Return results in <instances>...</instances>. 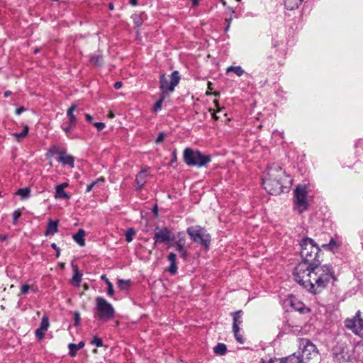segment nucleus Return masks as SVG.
I'll return each mask as SVG.
<instances>
[{
    "mask_svg": "<svg viewBox=\"0 0 363 363\" xmlns=\"http://www.w3.org/2000/svg\"><path fill=\"white\" fill-rule=\"evenodd\" d=\"M84 347V342L83 341L79 342L78 344L69 343L68 345L69 348V354L71 357H74L77 354V352L80 349Z\"/></svg>",
    "mask_w": 363,
    "mask_h": 363,
    "instance_id": "aec40b11",
    "label": "nucleus"
},
{
    "mask_svg": "<svg viewBox=\"0 0 363 363\" xmlns=\"http://www.w3.org/2000/svg\"><path fill=\"white\" fill-rule=\"evenodd\" d=\"M152 211L153 213H155V216H157V211H158V208H157V206L155 205L153 208H152Z\"/></svg>",
    "mask_w": 363,
    "mask_h": 363,
    "instance_id": "6e6d98bb",
    "label": "nucleus"
},
{
    "mask_svg": "<svg viewBox=\"0 0 363 363\" xmlns=\"http://www.w3.org/2000/svg\"><path fill=\"white\" fill-rule=\"evenodd\" d=\"M153 239L155 241L154 244L157 245V243H164L174 241L175 236L169 228L164 227L155 233Z\"/></svg>",
    "mask_w": 363,
    "mask_h": 363,
    "instance_id": "1a4fd4ad",
    "label": "nucleus"
},
{
    "mask_svg": "<svg viewBox=\"0 0 363 363\" xmlns=\"http://www.w3.org/2000/svg\"><path fill=\"white\" fill-rule=\"evenodd\" d=\"M175 236V240H183L186 242V236L184 232H179Z\"/></svg>",
    "mask_w": 363,
    "mask_h": 363,
    "instance_id": "37998d69",
    "label": "nucleus"
},
{
    "mask_svg": "<svg viewBox=\"0 0 363 363\" xmlns=\"http://www.w3.org/2000/svg\"><path fill=\"white\" fill-rule=\"evenodd\" d=\"M130 4L132 5V6H137L138 5V0H130Z\"/></svg>",
    "mask_w": 363,
    "mask_h": 363,
    "instance_id": "4d7b16f0",
    "label": "nucleus"
},
{
    "mask_svg": "<svg viewBox=\"0 0 363 363\" xmlns=\"http://www.w3.org/2000/svg\"><path fill=\"white\" fill-rule=\"evenodd\" d=\"M130 280H123V279H118V286L121 289H126L129 287L130 286Z\"/></svg>",
    "mask_w": 363,
    "mask_h": 363,
    "instance_id": "c9c22d12",
    "label": "nucleus"
},
{
    "mask_svg": "<svg viewBox=\"0 0 363 363\" xmlns=\"http://www.w3.org/2000/svg\"><path fill=\"white\" fill-rule=\"evenodd\" d=\"M51 247H52V249L55 250V252H56V257H59L60 255V248L57 246V245L55 243L51 244Z\"/></svg>",
    "mask_w": 363,
    "mask_h": 363,
    "instance_id": "09e8293b",
    "label": "nucleus"
},
{
    "mask_svg": "<svg viewBox=\"0 0 363 363\" xmlns=\"http://www.w3.org/2000/svg\"><path fill=\"white\" fill-rule=\"evenodd\" d=\"M308 191L305 185H298L294 191V203L295 208L301 213L308 207Z\"/></svg>",
    "mask_w": 363,
    "mask_h": 363,
    "instance_id": "423d86ee",
    "label": "nucleus"
},
{
    "mask_svg": "<svg viewBox=\"0 0 363 363\" xmlns=\"http://www.w3.org/2000/svg\"><path fill=\"white\" fill-rule=\"evenodd\" d=\"M298 352L303 360V363L316 357L318 355V350L314 344L309 340L302 338L299 339L298 350Z\"/></svg>",
    "mask_w": 363,
    "mask_h": 363,
    "instance_id": "0eeeda50",
    "label": "nucleus"
},
{
    "mask_svg": "<svg viewBox=\"0 0 363 363\" xmlns=\"http://www.w3.org/2000/svg\"><path fill=\"white\" fill-rule=\"evenodd\" d=\"M77 105L75 104H72L71 106L68 108L67 111V117L69 118V123L71 125H76L77 123V118L74 114V111L77 109Z\"/></svg>",
    "mask_w": 363,
    "mask_h": 363,
    "instance_id": "a211bd4d",
    "label": "nucleus"
},
{
    "mask_svg": "<svg viewBox=\"0 0 363 363\" xmlns=\"http://www.w3.org/2000/svg\"><path fill=\"white\" fill-rule=\"evenodd\" d=\"M84 236L85 231L83 229H79L76 234L73 235L72 238L77 244L83 247L85 245Z\"/></svg>",
    "mask_w": 363,
    "mask_h": 363,
    "instance_id": "6ab92c4d",
    "label": "nucleus"
},
{
    "mask_svg": "<svg viewBox=\"0 0 363 363\" xmlns=\"http://www.w3.org/2000/svg\"><path fill=\"white\" fill-rule=\"evenodd\" d=\"M55 199H69V195L61 186L55 187Z\"/></svg>",
    "mask_w": 363,
    "mask_h": 363,
    "instance_id": "393cba45",
    "label": "nucleus"
},
{
    "mask_svg": "<svg viewBox=\"0 0 363 363\" xmlns=\"http://www.w3.org/2000/svg\"><path fill=\"white\" fill-rule=\"evenodd\" d=\"M213 351L216 354L223 355L227 352L226 345L223 343H218L214 348Z\"/></svg>",
    "mask_w": 363,
    "mask_h": 363,
    "instance_id": "a878e982",
    "label": "nucleus"
},
{
    "mask_svg": "<svg viewBox=\"0 0 363 363\" xmlns=\"http://www.w3.org/2000/svg\"><path fill=\"white\" fill-rule=\"evenodd\" d=\"M177 255L174 252H170L167 256V259L170 262L167 271L172 275L175 274L177 272V265L176 262Z\"/></svg>",
    "mask_w": 363,
    "mask_h": 363,
    "instance_id": "4468645a",
    "label": "nucleus"
},
{
    "mask_svg": "<svg viewBox=\"0 0 363 363\" xmlns=\"http://www.w3.org/2000/svg\"><path fill=\"white\" fill-rule=\"evenodd\" d=\"M211 116H212V118L215 120V121H217L218 120L219 117L216 115V113L215 112H213L211 113Z\"/></svg>",
    "mask_w": 363,
    "mask_h": 363,
    "instance_id": "bf43d9fd",
    "label": "nucleus"
},
{
    "mask_svg": "<svg viewBox=\"0 0 363 363\" xmlns=\"http://www.w3.org/2000/svg\"><path fill=\"white\" fill-rule=\"evenodd\" d=\"M260 363H278V360L270 359L269 361L262 360Z\"/></svg>",
    "mask_w": 363,
    "mask_h": 363,
    "instance_id": "3c124183",
    "label": "nucleus"
},
{
    "mask_svg": "<svg viewBox=\"0 0 363 363\" xmlns=\"http://www.w3.org/2000/svg\"><path fill=\"white\" fill-rule=\"evenodd\" d=\"M115 315L113 306L104 298L97 296L95 298V307L94 308V318L101 322H108Z\"/></svg>",
    "mask_w": 363,
    "mask_h": 363,
    "instance_id": "7ed1b4c3",
    "label": "nucleus"
},
{
    "mask_svg": "<svg viewBox=\"0 0 363 363\" xmlns=\"http://www.w3.org/2000/svg\"><path fill=\"white\" fill-rule=\"evenodd\" d=\"M101 279L104 280L106 283V286H107V295L112 297L114 294L113 286L109 279L106 277L105 274L101 276Z\"/></svg>",
    "mask_w": 363,
    "mask_h": 363,
    "instance_id": "b1692460",
    "label": "nucleus"
},
{
    "mask_svg": "<svg viewBox=\"0 0 363 363\" xmlns=\"http://www.w3.org/2000/svg\"><path fill=\"white\" fill-rule=\"evenodd\" d=\"M186 233L193 242L203 245L206 249H208L211 243V236L205 228L200 225L190 226L186 229Z\"/></svg>",
    "mask_w": 363,
    "mask_h": 363,
    "instance_id": "39448f33",
    "label": "nucleus"
},
{
    "mask_svg": "<svg viewBox=\"0 0 363 363\" xmlns=\"http://www.w3.org/2000/svg\"><path fill=\"white\" fill-rule=\"evenodd\" d=\"M11 94V92L10 91H6L4 92V97H8Z\"/></svg>",
    "mask_w": 363,
    "mask_h": 363,
    "instance_id": "0e129e2a",
    "label": "nucleus"
},
{
    "mask_svg": "<svg viewBox=\"0 0 363 363\" xmlns=\"http://www.w3.org/2000/svg\"><path fill=\"white\" fill-rule=\"evenodd\" d=\"M226 72H233L238 77L242 76L245 72L244 69L240 66H236V67L230 66L227 68Z\"/></svg>",
    "mask_w": 363,
    "mask_h": 363,
    "instance_id": "bb28decb",
    "label": "nucleus"
},
{
    "mask_svg": "<svg viewBox=\"0 0 363 363\" xmlns=\"http://www.w3.org/2000/svg\"><path fill=\"white\" fill-rule=\"evenodd\" d=\"M25 111V108L23 107L18 108L16 110V113L17 115H20L21 113Z\"/></svg>",
    "mask_w": 363,
    "mask_h": 363,
    "instance_id": "603ef678",
    "label": "nucleus"
},
{
    "mask_svg": "<svg viewBox=\"0 0 363 363\" xmlns=\"http://www.w3.org/2000/svg\"><path fill=\"white\" fill-rule=\"evenodd\" d=\"M104 179L101 177L99 179H97L96 181L93 182L90 184L87 185L86 186V192H90L94 186H96L99 182H104Z\"/></svg>",
    "mask_w": 363,
    "mask_h": 363,
    "instance_id": "ea45409f",
    "label": "nucleus"
},
{
    "mask_svg": "<svg viewBox=\"0 0 363 363\" xmlns=\"http://www.w3.org/2000/svg\"><path fill=\"white\" fill-rule=\"evenodd\" d=\"M58 162H61L63 165H69L73 168L74 158L73 156L67 155L65 152H60L59 153Z\"/></svg>",
    "mask_w": 363,
    "mask_h": 363,
    "instance_id": "f8f14e48",
    "label": "nucleus"
},
{
    "mask_svg": "<svg viewBox=\"0 0 363 363\" xmlns=\"http://www.w3.org/2000/svg\"><path fill=\"white\" fill-rule=\"evenodd\" d=\"M108 116H109V118H113L114 115H113V113L112 112H110Z\"/></svg>",
    "mask_w": 363,
    "mask_h": 363,
    "instance_id": "774afa93",
    "label": "nucleus"
},
{
    "mask_svg": "<svg viewBox=\"0 0 363 363\" xmlns=\"http://www.w3.org/2000/svg\"><path fill=\"white\" fill-rule=\"evenodd\" d=\"M171 81L169 82L165 74H162L160 77V89L162 94L168 95L174 91V88L179 83L180 75L178 71H174L170 75Z\"/></svg>",
    "mask_w": 363,
    "mask_h": 363,
    "instance_id": "6e6552de",
    "label": "nucleus"
},
{
    "mask_svg": "<svg viewBox=\"0 0 363 363\" xmlns=\"http://www.w3.org/2000/svg\"><path fill=\"white\" fill-rule=\"evenodd\" d=\"M226 22L228 23V25L225 29V31H227L229 28H230V22H231V18H229V19H226Z\"/></svg>",
    "mask_w": 363,
    "mask_h": 363,
    "instance_id": "5fc2aeb1",
    "label": "nucleus"
},
{
    "mask_svg": "<svg viewBox=\"0 0 363 363\" xmlns=\"http://www.w3.org/2000/svg\"><path fill=\"white\" fill-rule=\"evenodd\" d=\"M199 0H192L191 4L193 6H196L199 4Z\"/></svg>",
    "mask_w": 363,
    "mask_h": 363,
    "instance_id": "052dcab7",
    "label": "nucleus"
},
{
    "mask_svg": "<svg viewBox=\"0 0 363 363\" xmlns=\"http://www.w3.org/2000/svg\"><path fill=\"white\" fill-rule=\"evenodd\" d=\"M94 125L99 131L102 130L105 128V124L102 122H95L94 123Z\"/></svg>",
    "mask_w": 363,
    "mask_h": 363,
    "instance_id": "49530a36",
    "label": "nucleus"
},
{
    "mask_svg": "<svg viewBox=\"0 0 363 363\" xmlns=\"http://www.w3.org/2000/svg\"><path fill=\"white\" fill-rule=\"evenodd\" d=\"M56 186H61L62 189H64L65 188L68 186V184L67 183H62L61 184L57 185Z\"/></svg>",
    "mask_w": 363,
    "mask_h": 363,
    "instance_id": "13d9d810",
    "label": "nucleus"
},
{
    "mask_svg": "<svg viewBox=\"0 0 363 363\" xmlns=\"http://www.w3.org/2000/svg\"><path fill=\"white\" fill-rule=\"evenodd\" d=\"M164 137H165V135L164 133H162V132L160 133L159 135L156 138L155 143H160L163 142V140H164Z\"/></svg>",
    "mask_w": 363,
    "mask_h": 363,
    "instance_id": "de8ad7c7",
    "label": "nucleus"
},
{
    "mask_svg": "<svg viewBox=\"0 0 363 363\" xmlns=\"http://www.w3.org/2000/svg\"><path fill=\"white\" fill-rule=\"evenodd\" d=\"M122 85H123V83L121 82H116L115 84H114V88L116 89H119L122 87Z\"/></svg>",
    "mask_w": 363,
    "mask_h": 363,
    "instance_id": "8fccbe9b",
    "label": "nucleus"
},
{
    "mask_svg": "<svg viewBox=\"0 0 363 363\" xmlns=\"http://www.w3.org/2000/svg\"><path fill=\"white\" fill-rule=\"evenodd\" d=\"M185 244L186 242H184L183 240H174L168 245L167 248H170L171 247H175L176 250L180 253L181 257H182L184 259H186L188 256V253L185 247Z\"/></svg>",
    "mask_w": 363,
    "mask_h": 363,
    "instance_id": "9d476101",
    "label": "nucleus"
},
{
    "mask_svg": "<svg viewBox=\"0 0 363 363\" xmlns=\"http://www.w3.org/2000/svg\"><path fill=\"white\" fill-rule=\"evenodd\" d=\"M74 275L72 277V280L77 285L79 286V283L81 282L82 281V274L79 272V271L78 270V268L77 267H75L74 268Z\"/></svg>",
    "mask_w": 363,
    "mask_h": 363,
    "instance_id": "c85d7f7f",
    "label": "nucleus"
},
{
    "mask_svg": "<svg viewBox=\"0 0 363 363\" xmlns=\"http://www.w3.org/2000/svg\"><path fill=\"white\" fill-rule=\"evenodd\" d=\"M340 245L341 242L340 241L330 238L329 242L328 244H323L322 247L329 251L335 252L338 250Z\"/></svg>",
    "mask_w": 363,
    "mask_h": 363,
    "instance_id": "f3484780",
    "label": "nucleus"
},
{
    "mask_svg": "<svg viewBox=\"0 0 363 363\" xmlns=\"http://www.w3.org/2000/svg\"><path fill=\"white\" fill-rule=\"evenodd\" d=\"M74 126H75V125H71L70 123H69V122H67V124H63L62 125V128L64 130V132L65 133L66 135L68 138H72V139L78 138L77 136L74 135L72 132V130Z\"/></svg>",
    "mask_w": 363,
    "mask_h": 363,
    "instance_id": "5701e85b",
    "label": "nucleus"
},
{
    "mask_svg": "<svg viewBox=\"0 0 363 363\" xmlns=\"http://www.w3.org/2000/svg\"><path fill=\"white\" fill-rule=\"evenodd\" d=\"M45 330H41L40 328H38L36 330H35V336L39 339H42L44 337V335H45Z\"/></svg>",
    "mask_w": 363,
    "mask_h": 363,
    "instance_id": "a18cd8bd",
    "label": "nucleus"
},
{
    "mask_svg": "<svg viewBox=\"0 0 363 363\" xmlns=\"http://www.w3.org/2000/svg\"><path fill=\"white\" fill-rule=\"evenodd\" d=\"M91 344L95 345L97 347H100L103 346V340L101 338L97 336H94L91 342Z\"/></svg>",
    "mask_w": 363,
    "mask_h": 363,
    "instance_id": "58836bf2",
    "label": "nucleus"
},
{
    "mask_svg": "<svg viewBox=\"0 0 363 363\" xmlns=\"http://www.w3.org/2000/svg\"><path fill=\"white\" fill-rule=\"evenodd\" d=\"M265 190L272 195H279L291 185V179L286 172L278 166L268 169L267 177L262 179Z\"/></svg>",
    "mask_w": 363,
    "mask_h": 363,
    "instance_id": "f03ea898",
    "label": "nucleus"
},
{
    "mask_svg": "<svg viewBox=\"0 0 363 363\" xmlns=\"http://www.w3.org/2000/svg\"><path fill=\"white\" fill-rule=\"evenodd\" d=\"M357 323L358 325L356 328L355 334L363 337V319L358 318Z\"/></svg>",
    "mask_w": 363,
    "mask_h": 363,
    "instance_id": "473e14b6",
    "label": "nucleus"
},
{
    "mask_svg": "<svg viewBox=\"0 0 363 363\" xmlns=\"http://www.w3.org/2000/svg\"><path fill=\"white\" fill-rule=\"evenodd\" d=\"M301 358L297 351L289 356L276 359L278 360V363H303Z\"/></svg>",
    "mask_w": 363,
    "mask_h": 363,
    "instance_id": "9b49d317",
    "label": "nucleus"
},
{
    "mask_svg": "<svg viewBox=\"0 0 363 363\" xmlns=\"http://www.w3.org/2000/svg\"><path fill=\"white\" fill-rule=\"evenodd\" d=\"M184 160L189 167H201L210 162L211 157L202 154L200 151H195L191 148L186 147L184 150Z\"/></svg>",
    "mask_w": 363,
    "mask_h": 363,
    "instance_id": "20e7f679",
    "label": "nucleus"
},
{
    "mask_svg": "<svg viewBox=\"0 0 363 363\" xmlns=\"http://www.w3.org/2000/svg\"><path fill=\"white\" fill-rule=\"evenodd\" d=\"M291 306L297 311H299L301 313H303L305 310V308L303 306V303L301 302H297V303H294V302H291Z\"/></svg>",
    "mask_w": 363,
    "mask_h": 363,
    "instance_id": "e433bc0d",
    "label": "nucleus"
},
{
    "mask_svg": "<svg viewBox=\"0 0 363 363\" xmlns=\"http://www.w3.org/2000/svg\"><path fill=\"white\" fill-rule=\"evenodd\" d=\"M16 194L21 196L22 199H27L30 195V189L28 188H23L18 190Z\"/></svg>",
    "mask_w": 363,
    "mask_h": 363,
    "instance_id": "f704fd0d",
    "label": "nucleus"
},
{
    "mask_svg": "<svg viewBox=\"0 0 363 363\" xmlns=\"http://www.w3.org/2000/svg\"><path fill=\"white\" fill-rule=\"evenodd\" d=\"M135 235V230L133 228H128L125 233V240L128 242H130L133 240V237Z\"/></svg>",
    "mask_w": 363,
    "mask_h": 363,
    "instance_id": "72a5a7b5",
    "label": "nucleus"
},
{
    "mask_svg": "<svg viewBox=\"0 0 363 363\" xmlns=\"http://www.w3.org/2000/svg\"><path fill=\"white\" fill-rule=\"evenodd\" d=\"M173 159L172 160V162H174V161H176L177 160V154H176V151H174L173 153Z\"/></svg>",
    "mask_w": 363,
    "mask_h": 363,
    "instance_id": "e2e57ef3",
    "label": "nucleus"
},
{
    "mask_svg": "<svg viewBox=\"0 0 363 363\" xmlns=\"http://www.w3.org/2000/svg\"><path fill=\"white\" fill-rule=\"evenodd\" d=\"M91 64L97 66H101L103 64V57L101 55H93L90 58Z\"/></svg>",
    "mask_w": 363,
    "mask_h": 363,
    "instance_id": "cd10ccee",
    "label": "nucleus"
},
{
    "mask_svg": "<svg viewBox=\"0 0 363 363\" xmlns=\"http://www.w3.org/2000/svg\"><path fill=\"white\" fill-rule=\"evenodd\" d=\"M233 332L237 342L240 344H243L245 342V339L243 338L242 335L240 333V328L237 329V330H235V329H233Z\"/></svg>",
    "mask_w": 363,
    "mask_h": 363,
    "instance_id": "2f4dec72",
    "label": "nucleus"
},
{
    "mask_svg": "<svg viewBox=\"0 0 363 363\" xmlns=\"http://www.w3.org/2000/svg\"><path fill=\"white\" fill-rule=\"evenodd\" d=\"M85 118H86V121H88L89 122H91L92 116L90 114L86 113L85 114Z\"/></svg>",
    "mask_w": 363,
    "mask_h": 363,
    "instance_id": "864d4df0",
    "label": "nucleus"
},
{
    "mask_svg": "<svg viewBox=\"0 0 363 363\" xmlns=\"http://www.w3.org/2000/svg\"><path fill=\"white\" fill-rule=\"evenodd\" d=\"M108 9H109L110 10H113V9H114V6H113V3H111H111H109V4H108Z\"/></svg>",
    "mask_w": 363,
    "mask_h": 363,
    "instance_id": "69168bd1",
    "label": "nucleus"
},
{
    "mask_svg": "<svg viewBox=\"0 0 363 363\" xmlns=\"http://www.w3.org/2000/svg\"><path fill=\"white\" fill-rule=\"evenodd\" d=\"M303 0H284V6L288 10H294L298 7Z\"/></svg>",
    "mask_w": 363,
    "mask_h": 363,
    "instance_id": "4be33fe9",
    "label": "nucleus"
},
{
    "mask_svg": "<svg viewBox=\"0 0 363 363\" xmlns=\"http://www.w3.org/2000/svg\"><path fill=\"white\" fill-rule=\"evenodd\" d=\"M242 315L243 312L241 310L230 313L233 319V329L237 330V329L240 328V325L243 323Z\"/></svg>",
    "mask_w": 363,
    "mask_h": 363,
    "instance_id": "ddd939ff",
    "label": "nucleus"
},
{
    "mask_svg": "<svg viewBox=\"0 0 363 363\" xmlns=\"http://www.w3.org/2000/svg\"><path fill=\"white\" fill-rule=\"evenodd\" d=\"M58 223L59 220L53 221L51 219L49 220L47 230L45 232V236H49L50 235H54L55 233L58 232Z\"/></svg>",
    "mask_w": 363,
    "mask_h": 363,
    "instance_id": "2eb2a0df",
    "label": "nucleus"
},
{
    "mask_svg": "<svg viewBox=\"0 0 363 363\" xmlns=\"http://www.w3.org/2000/svg\"><path fill=\"white\" fill-rule=\"evenodd\" d=\"M21 215L20 209L16 210L13 213V223H16Z\"/></svg>",
    "mask_w": 363,
    "mask_h": 363,
    "instance_id": "a19ab883",
    "label": "nucleus"
},
{
    "mask_svg": "<svg viewBox=\"0 0 363 363\" xmlns=\"http://www.w3.org/2000/svg\"><path fill=\"white\" fill-rule=\"evenodd\" d=\"M28 130H29L28 126L25 125L23 128V130L21 133H13V136L17 140H19L20 138H23L28 135Z\"/></svg>",
    "mask_w": 363,
    "mask_h": 363,
    "instance_id": "7c9ffc66",
    "label": "nucleus"
},
{
    "mask_svg": "<svg viewBox=\"0 0 363 363\" xmlns=\"http://www.w3.org/2000/svg\"><path fill=\"white\" fill-rule=\"evenodd\" d=\"M80 319H81L80 313L79 311H74V325L77 326L79 325Z\"/></svg>",
    "mask_w": 363,
    "mask_h": 363,
    "instance_id": "79ce46f5",
    "label": "nucleus"
},
{
    "mask_svg": "<svg viewBox=\"0 0 363 363\" xmlns=\"http://www.w3.org/2000/svg\"><path fill=\"white\" fill-rule=\"evenodd\" d=\"M147 177V172L145 170L140 171L137 175L135 178V182L138 185V188L141 189L146 182V178Z\"/></svg>",
    "mask_w": 363,
    "mask_h": 363,
    "instance_id": "412c9836",
    "label": "nucleus"
},
{
    "mask_svg": "<svg viewBox=\"0 0 363 363\" xmlns=\"http://www.w3.org/2000/svg\"><path fill=\"white\" fill-rule=\"evenodd\" d=\"M360 311H358L356 313V315L352 319H347L345 322V327L351 329L354 333L356 331V328L358 325L357 319L359 318Z\"/></svg>",
    "mask_w": 363,
    "mask_h": 363,
    "instance_id": "dca6fc26",
    "label": "nucleus"
},
{
    "mask_svg": "<svg viewBox=\"0 0 363 363\" xmlns=\"http://www.w3.org/2000/svg\"><path fill=\"white\" fill-rule=\"evenodd\" d=\"M7 239V235H0V240L4 241Z\"/></svg>",
    "mask_w": 363,
    "mask_h": 363,
    "instance_id": "680f3d73",
    "label": "nucleus"
},
{
    "mask_svg": "<svg viewBox=\"0 0 363 363\" xmlns=\"http://www.w3.org/2000/svg\"><path fill=\"white\" fill-rule=\"evenodd\" d=\"M30 288H32V287L30 285L23 284L21 287V293L22 294H26Z\"/></svg>",
    "mask_w": 363,
    "mask_h": 363,
    "instance_id": "c03bdc74",
    "label": "nucleus"
},
{
    "mask_svg": "<svg viewBox=\"0 0 363 363\" xmlns=\"http://www.w3.org/2000/svg\"><path fill=\"white\" fill-rule=\"evenodd\" d=\"M32 288H30V289H31L32 291H33L34 292H36L38 291V288L36 286H30Z\"/></svg>",
    "mask_w": 363,
    "mask_h": 363,
    "instance_id": "338daca9",
    "label": "nucleus"
},
{
    "mask_svg": "<svg viewBox=\"0 0 363 363\" xmlns=\"http://www.w3.org/2000/svg\"><path fill=\"white\" fill-rule=\"evenodd\" d=\"M164 99V94H162L160 96V99L155 104V106H154V111L155 112H157L161 110L162 108V102Z\"/></svg>",
    "mask_w": 363,
    "mask_h": 363,
    "instance_id": "4c0bfd02",
    "label": "nucleus"
},
{
    "mask_svg": "<svg viewBox=\"0 0 363 363\" xmlns=\"http://www.w3.org/2000/svg\"><path fill=\"white\" fill-rule=\"evenodd\" d=\"M300 245L302 262L294 268V279L309 292L320 293L331 279L337 280L334 270L329 264H320V250L313 239L303 238Z\"/></svg>",
    "mask_w": 363,
    "mask_h": 363,
    "instance_id": "f257e3e1",
    "label": "nucleus"
},
{
    "mask_svg": "<svg viewBox=\"0 0 363 363\" xmlns=\"http://www.w3.org/2000/svg\"><path fill=\"white\" fill-rule=\"evenodd\" d=\"M50 325L49 323V318L48 316L45 315L43 317L41 322H40V326L39 328H40L41 330L46 331Z\"/></svg>",
    "mask_w": 363,
    "mask_h": 363,
    "instance_id": "c756f323",
    "label": "nucleus"
}]
</instances>
